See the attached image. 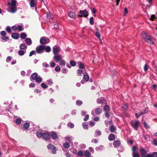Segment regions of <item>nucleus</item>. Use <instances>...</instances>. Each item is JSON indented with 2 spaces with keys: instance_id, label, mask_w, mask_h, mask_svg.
<instances>
[{
  "instance_id": "f257e3e1",
  "label": "nucleus",
  "mask_w": 157,
  "mask_h": 157,
  "mask_svg": "<svg viewBox=\"0 0 157 157\" xmlns=\"http://www.w3.org/2000/svg\"><path fill=\"white\" fill-rule=\"evenodd\" d=\"M17 1L16 0H12L11 2H8L7 3L9 9H7V10L8 12L11 13H14L17 10L16 6Z\"/></svg>"
},
{
  "instance_id": "f03ea898",
  "label": "nucleus",
  "mask_w": 157,
  "mask_h": 157,
  "mask_svg": "<svg viewBox=\"0 0 157 157\" xmlns=\"http://www.w3.org/2000/svg\"><path fill=\"white\" fill-rule=\"evenodd\" d=\"M142 33V37L145 41L150 44H154L152 38L149 34H147L144 31H143Z\"/></svg>"
},
{
  "instance_id": "7ed1b4c3",
  "label": "nucleus",
  "mask_w": 157,
  "mask_h": 157,
  "mask_svg": "<svg viewBox=\"0 0 157 157\" xmlns=\"http://www.w3.org/2000/svg\"><path fill=\"white\" fill-rule=\"evenodd\" d=\"M30 79L31 81L35 80L36 82L39 83H40L42 80V78L40 76L38 75L36 72L32 74L30 77Z\"/></svg>"
},
{
  "instance_id": "20e7f679",
  "label": "nucleus",
  "mask_w": 157,
  "mask_h": 157,
  "mask_svg": "<svg viewBox=\"0 0 157 157\" xmlns=\"http://www.w3.org/2000/svg\"><path fill=\"white\" fill-rule=\"evenodd\" d=\"M130 123L132 127L136 130H137L138 127L139 126L140 123L139 121H132Z\"/></svg>"
},
{
  "instance_id": "39448f33",
  "label": "nucleus",
  "mask_w": 157,
  "mask_h": 157,
  "mask_svg": "<svg viewBox=\"0 0 157 157\" xmlns=\"http://www.w3.org/2000/svg\"><path fill=\"white\" fill-rule=\"evenodd\" d=\"M88 15V12L86 10H80L78 16L79 17H86Z\"/></svg>"
},
{
  "instance_id": "423d86ee",
  "label": "nucleus",
  "mask_w": 157,
  "mask_h": 157,
  "mask_svg": "<svg viewBox=\"0 0 157 157\" xmlns=\"http://www.w3.org/2000/svg\"><path fill=\"white\" fill-rule=\"evenodd\" d=\"M45 46L40 45L37 46L36 48V52L38 54H41L44 52Z\"/></svg>"
},
{
  "instance_id": "0eeeda50",
  "label": "nucleus",
  "mask_w": 157,
  "mask_h": 157,
  "mask_svg": "<svg viewBox=\"0 0 157 157\" xmlns=\"http://www.w3.org/2000/svg\"><path fill=\"white\" fill-rule=\"evenodd\" d=\"M47 148L48 150H51L53 154L56 153L57 148L53 145L50 144L47 145Z\"/></svg>"
},
{
  "instance_id": "6e6552de",
  "label": "nucleus",
  "mask_w": 157,
  "mask_h": 157,
  "mask_svg": "<svg viewBox=\"0 0 157 157\" xmlns=\"http://www.w3.org/2000/svg\"><path fill=\"white\" fill-rule=\"evenodd\" d=\"M102 112V109L100 108H96L94 111L92 110L91 112L93 116H95V113L96 114L99 115Z\"/></svg>"
},
{
  "instance_id": "1a4fd4ad",
  "label": "nucleus",
  "mask_w": 157,
  "mask_h": 157,
  "mask_svg": "<svg viewBox=\"0 0 157 157\" xmlns=\"http://www.w3.org/2000/svg\"><path fill=\"white\" fill-rule=\"evenodd\" d=\"M140 152L142 155L141 157H147V151L144 148H142L140 149Z\"/></svg>"
},
{
  "instance_id": "9d476101",
  "label": "nucleus",
  "mask_w": 157,
  "mask_h": 157,
  "mask_svg": "<svg viewBox=\"0 0 157 157\" xmlns=\"http://www.w3.org/2000/svg\"><path fill=\"white\" fill-rule=\"evenodd\" d=\"M53 52L55 55L58 54V53L60 51V48L59 47L56 45L53 47Z\"/></svg>"
},
{
  "instance_id": "9b49d317",
  "label": "nucleus",
  "mask_w": 157,
  "mask_h": 157,
  "mask_svg": "<svg viewBox=\"0 0 157 157\" xmlns=\"http://www.w3.org/2000/svg\"><path fill=\"white\" fill-rule=\"evenodd\" d=\"M53 58L55 59V60L56 62L59 61L63 59L62 56L59 54H56L55 55Z\"/></svg>"
},
{
  "instance_id": "f8f14e48",
  "label": "nucleus",
  "mask_w": 157,
  "mask_h": 157,
  "mask_svg": "<svg viewBox=\"0 0 157 157\" xmlns=\"http://www.w3.org/2000/svg\"><path fill=\"white\" fill-rule=\"evenodd\" d=\"M50 137V135L48 133L46 132H44L42 137L45 140H48Z\"/></svg>"
},
{
  "instance_id": "ddd939ff",
  "label": "nucleus",
  "mask_w": 157,
  "mask_h": 157,
  "mask_svg": "<svg viewBox=\"0 0 157 157\" xmlns=\"http://www.w3.org/2000/svg\"><path fill=\"white\" fill-rule=\"evenodd\" d=\"M40 43L42 45H44L47 43V39L45 37H43L40 39Z\"/></svg>"
},
{
  "instance_id": "4468645a",
  "label": "nucleus",
  "mask_w": 157,
  "mask_h": 157,
  "mask_svg": "<svg viewBox=\"0 0 157 157\" xmlns=\"http://www.w3.org/2000/svg\"><path fill=\"white\" fill-rule=\"evenodd\" d=\"M121 143L118 140H115L113 143V145L115 148L118 147L121 145Z\"/></svg>"
},
{
  "instance_id": "2eb2a0df",
  "label": "nucleus",
  "mask_w": 157,
  "mask_h": 157,
  "mask_svg": "<svg viewBox=\"0 0 157 157\" xmlns=\"http://www.w3.org/2000/svg\"><path fill=\"white\" fill-rule=\"evenodd\" d=\"M29 5L31 8L34 7L36 6V0H29Z\"/></svg>"
},
{
  "instance_id": "dca6fc26",
  "label": "nucleus",
  "mask_w": 157,
  "mask_h": 157,
  "mask_svg": "<svg viewBox=\"0 0 157 157\" xmlns=\"http://www.w3.org/2000/svg\"><path fill=\"white\" fill-rule=\"evenodd\" d=\"M105 101V100L104 98L101 97L98 98L97 100V102L99 104H102Z\"/></svg>"
},
{
  "instance_id": "f3484780",
  "label": "nucleus",
  "mask_w": 157,
  "mask_h": 157,
  "mask_svg": "<svg viewBox=\"0 0 157 157\" xmlns=\"http://www.w3.org/2000/svg\"><path fill=\"white\" fill-rule=\"evenodd\" d=\"M108 140L110 141H112L115 140V135L112 133L110 134L108 136Z\"/></svg>"
},
{
  "instance_id": "a211bd4d",
  "label": "nucleus",
  "mask_w": 157,
  "mask_h": 157,
  "mask_svg": "<svg viewBox=\"0 0 157 157\" xmlns=\"http://www.w3.org/2000/svg\"><path fill=\"white\" fill-rule=\"evenodd\" d=\"M43 133V132L42 131L39 130L36 132V134L37 137L40 138L42 137Z\"/></svg>"
},
{
  "instance_id": "6ab92c4d",
  "label": "nucleus",
  "mask_w": 157,
  "mask_h": 157,
  "mask_svg": "<svg viewBox=\"0 0 157 157\" xmlns=\"http://www.w3.org/2000/svg\"><path fill=\"white\" fill-rule=\"evenodd\" d=\"M27 48V46H26L23 43L21 44L19 46V48L20 50H26V49Z\"/></svg>"
},
{
  "instance_id": "aec40b11",
  "label": "nucleus",
  "mask_w": 157,
  "mask_h": 157,
  "mask_svg": "<svg viewBox=\"0 0 157 157\" xmlns=\"http://www.w3.org/2000/svg\"><path fill=\"white\" fill-rule=\"evenodd\" d=\"M12 37L15 39H17L19 38L18 34L17 33H14L11 35Z\"/></svg>"
},
{
  "instance_id": "412c9836",
  "label": "nucleus",
  "mask_w": 157,
  "mask_h": 157,
  "mask_svg": "<svg viewBox=\"0 0 157 157\" xmlns=\"http://www.w3.org/2000/svg\"><path fill=\"white\" fill-rule=\"evenodd\" d=\"M51 136L54 140L58 138V135L54 132H52L51 134Z\"/></svg>"
},
{
  "instance_id": "4be33fe9",
  "label": "nucleus",
  "mask_w": 157,
  "mask_h": 157,
  "mask_svg": "<svg viewBox=\"0 0 157 157\" xmlns=\"http://www.w3.org/2000/svg\"><path fill=\"white\" fill-rule=\"evenodd\" d=\"M116 130V128L114 126L111 125L109 127V130L111 132H115Z\"/></svg>"
},
{
  "instance_id": "5701e85b",
  "label": "nucleus",
  "mask_w": 157,
  "mask_h": 157,
  "mask_svg": "<svg viewBox=\"0 0 157 157\" xmlns=\"http://www.w3.org/2000/svg\"><path fill=\"white\" fill-rule=\"evenodd\" d=\"M29 126L30 124L29 123L26 122L23 125V128L24 129L26 130L29 128Z\"/></svg>"
},
{
  "instance_id": "b1692460",
  "label": "nucleus",
  "mask_w": 157,
  "mask_h": 157,
  "mask_svg": "<svg viewBox=\"0 0 157 157\" xmlns=\"http://www.w3.org/2000/svg\"><path fill=\"white\" fill-rule=\"evenodd\" d=\"M75 13L73 12H70L69 14V17H71L75 19L76 18Z\"/></svg>"
},
{
  "instance_id": "393cba45",
  "label": "nucleus",
  "mask_w": 157,
  "mask_h": 157,
  "mask_svg": "<svg viewBox=\"0 0 157 157\" xmlns=\"http://www.w3.org/2000/svg\"><path fill=\"white\" fill-rule=\"evenodd\" d=\"M47 16L48 18L51 19L52 20L54 18V16L52 13L49 12V13H47Z\"/></svg>"
},
{
  "instance_id": "a878e982",
  "label": "nucleus",
  "mask_w": 157,
  "mask_h": 157,
  "mask_svg": "<svg viewBox=\"0 0 157 157\" xmlns=\"http://www.w3.org/2000/svg\"><path fill=\"white\" fill-rule=\"evenodd\" d=\"M25 41L26 43L29 45H31L32 44V41L30 38H27L25 40Z\"/></svg>"
},
{
  "instance_id": "bb28decb",
  "label": "nucleus",
  "mask_w": 157,
  "mask_h": 157,
  "mask_svg": "<svg viewBox=\"0 0 157 157\" xmlns=\"http://www.w3.org/2000/svg\"><path fill=\"white\" fill-rule=\"evenodd\" d=\"M26 52V50H20L18 51V54L19 55L22 56Z\"/></svg>"
},
{
  "instance_id": "cd10ccee",
  "label": "nucleus",
  "mask_w": 157,
  "mask_h": 157,
  "mask_svg": "<svg viewBox=\"0 0 157 157\" xmlns=\"http://www.w3.org/2000/svg\"><path fill=\"white\" fill-rule=\"evenodd\" d=\"M147 157H157V152H154L152 154H147Z\"/></svg>"
},
{
  "instance_id": "c85d7f7f",
  "label": "nucleus",
  "mask_w": 157,
  "mask_h": 157,
  "mask_svg": "<svg viewBox=\"0 0 157 157\" xmlns=\"http://www.w3.org/2000/svg\"><path fill=\"white\" fill-rule=\"evenodd\" d=\"M84 155L86 157H92L90 156L91 154L87 150L85 152Z\"/></svg>"
},
{
  "instance_id": "c756f323",
  "label": "nucleus",
  "mask_w": 157,
  "mask_h": 157,
  "mask_svg": "<svg viewBox=\"0 0 157 157\" xmlns=\"http://www.w3.org/2000/svg\"><path fill=\"white\" fill-rule=\"evenodd\" d=\"M110 107L108 105H106L104 106V110L105 112H109L110 111Z\"/></svg>"
},
{
  "instance_id": "7c9ffc66",
  "label": "nucleus",
  "mask_w": 157,
  "mask_h": 157,
  "mask_svg": "<svg viewBox=\"0 0 157 157\" xmlns=\"http://www.w3.org/2000/svg\"><path fill=\"white\" fill-rule=\"evenodd\" d=\"M83 78L85 81L87 82L89 80V77L88 74L86 73V74L84 75Z\"/></svg>"
},
{
  "instance_id": "2f4dec72",
  "label": "nucleus",
  "mask_w": 157,
  "mask_h": 157,
  "mask_svg": "<svg viewBox=\"0 0 157 157\" xmlns=\"http://www.w3.org/2000/svg\"><path fill=\"white\" fill-rule=\"evenodd\" d=\"M78 63L79 65V68L81 69H85V67L83 63L80 62H78Z\"/></svg>"
},
{
  "instance_id": "473e14b6",
  "label": "nucleus",
  "mask_w": 157,
  "mask_h": 157,
  "mask_svg": "<svg viewBox=\"0 0 157 157\" xmlns=\"http://www.w3.org/2000/svg\"><path fill=\"white\" fill-rule=\"evenodd\" d=\"M46 52H49L51 51V48L49 46H47L46 47L45 46L44 50Z\"/></svg>"
},
{
  "instance_id": "72a5a7b5",
  "label": "nucleus",
  "mask_w": 157,
  "mask_h": 157,
  "mask_svg": "<svg viewBox=\"0 0 157 157\" xmlns=\"http://www.w3.org/2000/svg\"><path fill=\"white\" fill-rule=\"evenodd\" d=\"M63 146L65 148L68 149L70 147V144L67 142H65L63 144Z\"/></svg>"
},
{
  "instance_id": "f704fd0d",
  "label": "nucleus",
  "mask_w": 157,
  "mask_h": 157,
  "mask_svg": "<svg viewBox=\"0 0 157 157\" xmlns=\"http://www.w3.org/2000/svg\"><path fill=\"white\" fill-rule=\"evenodd\" d=\"M21 118L17 119L15 120V123L17 124H19L21 123Z\"/></svg>"
},
{
  "instance_id": "c9c22d12",
  "label": "nucleus",
  "mask_w": 157,
  "mask_h": 157,
  "mask_svg": "<svg viewBox=\"0 0 157 157\" xmlns=\"http://www.w3.org/2000/svg\"><path fill=\"white\" fill-rule=\"evenodd\" d=\"M138 149V147L135 146H133L132 147V153H136Z\"/></svg>"
},
{
  "instance_id": "e433bc0d",
  "label": "nucleus",
  "mask_w": 157,
  "mask_h": 157,
  "mask_svg": "<svg viewBox=\"0 0 157 157\" xmlns=\"http://www.w3.org/2000/svg\"><path fill=\"white\" fill-rule=\"evenodd\" d=\"M47 84L51 86L53 84V82L51 79H49L46 81Z\"/></svg>"
},
{
  "instance_id": "4c0bfd02",
  "label": "nucleus",
  "mask_w": 157,
  "mask_h": 157,
  "mask_svg": "<svg viewBox=\"0 0 157 157\" xmlns=\"http://www.w3.org/2000/svg\"><path fill=\"white\" fill-rule=\"evenodd\" d=\"M76 104L77 105L80 106L82 104V102L80 100H77L76 102Z\"/></svg>"
},
{
  "instance_id": "58836bf2",
  "label": "nucleus",
  "mask_w": 157,
  "mask_h": 157,
  "mask_svg": "<svg viewBox=\"0 0 157 157\" xmlns=\"http://www.w3.org/2000/svg\"><path fill=\"white\" fill-rule=\"evenodd\" d=\"M27 36V35L25 33H22L20 35V37L23 39H25Z\"/></svg>"
},
{
  "instance_id": "ea45409f",
  "label": "nucleus",
  "mask_w": 157,
  "mask_h": 157,
  "mask_svg": "<svg viewBox=\"0 0 157 157\" xmlns=\"http://www.w3.org/2000/svg\"><path fill=\"white\" fill-rule=\"evenodd\" d=\"M59 64L62 66H65V62L64 60H61L59 61Z\"/></svg>"
},
{
  "instance_id": "a19ab883",
  "label": "nucleus",
  "mask_w": 157,
  "mask_h": 157,
  "mask_svg": "<svg viewBox=\"0 0 157 157\" xmlns=\"http://www.w3.org/2000/svg\"><path fill=\"white\" fill-rule=\"evenodd\" d=\"M144 138L145 140L147 141L150 140V136L149 135H145L144 136Z\"/></svg>"
},
{
  "instance_id": "79ce46f5",
  "label": "nucleus",
  "mask_w": 157,
  "mask_h": 157,
  "mask_svg": "<svg viewBox=\"0 0 157 157\" xmlns=\"http://www.w3.org/2000/svg\"><path fill=\"white\" fill-rule=\"evenodd\" d=\"M55 71L57 72H59L60 71V66L59 65L57 66L55 68Z\"/></svg>"
},
{
  "instance_id": "37998d69",
  "label": "nucleus",
  "mask_w": 157,
  "mask_h": 157,
  "mask_svg": "<svg viewBox=\"0 0 157 157\" xmlns=\"http://www.w3.org/2000/svg\"><path fill=\"white\" fill-rule=\"evenodd\" d=\"M90 24L93 25L94 24V18L92 17H91L90 18Z\"/></svg>"
},
{
  "instance_id": "c03bdc74",
  "label": "nucleus",
  "mask_w": 157,
  "mask_h": 157,
  "mask_svg": "<svg viewBox=\"0 0 157 157\" xmlns=\"http://www.w3.org/2000/svg\"><path fill=\"white\" fill-rule=\"evenodd\" d=\"M6 31L8 33H10L11 32V28L9 26H8L6 28Z\"/></svg>"
},
{
  "instance_id": "a18cd8bd",
  "label": "nucleus",
  "mask_w": 157,
  "mask_h": 157,
  "mask_svg": "<svg viewBox=\"0 0 157 157\" xmlns=\"http://www.w3.org/2000/svg\"><path fill=\"white\" fill-rule=\"evenodd\" d=\"M144 127L146 128V129H149L150 128V126L147 123L144 122Z\"/></svg>"
},
{
  "instance_id": "49530a36",
  "label": "nucleus",
  "mask_w": 157,
  "mask_h": 157,
  "mask_svg": "<svg viewBox=\"0 0 157 157\" xmlns=\"http://www.w3.org/2000/svg\"><path fill=\"white\" fill-rule=\"evenodd\" d=\"M70 65L73 67H74L76 65V63L73 60H71L70 62Z\"/></svg>"
},
{
  "instance_id": "de8ad7c7",
  "label": "nucleus",
  "mask_w": 157,
  "mask_h": 157,
  "mask_svg": "<svg viewBox=\"0 0 157 157\" xmlns=\"http://www.w3.org/2000/svg\"><path fill=\"white\" fill-rule=\"evenodd\" d=\"M41 87L44 89H46L48 87V86L44 83H42L41 84Z\"/></svg>"
},
{
  "instance_id": "09e8293b",
  "label": "nucleus",
  "mask_w": 157,
  "mask_h": 157,
  "mask_svg": "<svg viewBox=\"0 0 157 157\" xmlns=\"http://www.w3.org/2000/svg\"><path fill=\"white\" fill-rule=\"evenodd\" d=\"M143 113H141V112H140V113H135V115H136V117L138 118H139V117L142 115H143Z\"/></svg>"
},
{
  "instance_id": "8fccbe9b",
  "label": "nucleus",
  "mask_w": 157,
  "mask_h": 157,
  "mask_svg": "<svg viewBox=\"0 0 157 157\" xmlns=\"http://www.w3.org/2000/svg\"><path fill=\"white\" fill-rule=\"evenodd\" d=\"M156 18H157L155 15H152L151 16V17L150 18V20L151 21H153L155 20V19Z\"/></svg>"
},
{
  "instance_id": "3c124183",
  "label": "nucleus",
  "mask_w": 157,
  "mask_h": 157,
  "mask_svg": "<svg viewBox=\"0 0 157 157\" xmlns=\"http://www.w3.org/2000/svg\"><path fill=\"white\" fill-rule=\"evenodd\" d=\"M17 29L19 31H21L23 30V27L21 25H19L17 27Z\"/></svg>"
},
{
  "instance_id": "603ef678",
  "label": "nucleus",
  "mask_w": 157,
  "mask_h": 157,
  "mask_svg": "<svg viewBox=\"0 0 157 157\" xmlns=\"http://www.w3.org/2000/svg\"><path fill=\"white\" fill-rule=\"evenodd\" d=\"M152 144L155 146H157V138L153 140Z\"/></svg>"
},
{
  "instance_id": "864d4df0",
  "label": "nucleus",
  "mask_w": 157,
  "mask_h": 157,
  "mask_svg": "<svg viewBox=\"0 0 157 157\" xmlns=\"http://www.w3.org/2000/svg\"><path fill=\"white\" fill-rule=\"evenodd\" d=\"M95 35L98 39H100L101 35L100 33L98 32H96L95 33Z\"/></svg>"
},
{
  "instance_id": "5fc2aeb1",
  "label": "nucleus",
  "mask_w": 157,
  "mask_h": 157,
  "mask_svg": "<svg viewBox=\"0 0 157 157\" xmlns=\"http://www.w3.org/2000/svg\"><path fill=\"white\" fill-rule=\"evenodd\" d=\"M105 116L108 118L110 117V114L109 113L108 111H105Z\"/></svg>"
},
{
  "instance_id": "6e6d98bb",
  "label": "nucleus",
  "mask_w": 157,
  "mask_h": 157,
  "mask_svg": "<svg viewBox=\"0 0 157 157\" xmlns=\"http://www.w3.org/2000/svg\"><path fill=\"white\" fill-rule=\"evenodd\" d=\"M2 39L3 40H4L5 41H6L7 40H9V37L6 36H3L2 37Z\"/></svg>"
},
{
  "instance_id": "4d7b16f0",
  "label": "nucleus",
  "mask_w": 157,
  "mask_h": 157,
  "mask_svg": "<svg viewBox=\"0 0 157 157\" xmlns=\"http://www.w3.org/2000/svg\"><path fill=\"white\" fill-rule=\"evenodd\" d=\"M77 155L79 156H82L83 155V153L82 151H80L78 152Z\"/></svg>"
},
{
  "instance_id": "13d9d810",
  "label": "nucleus",
  "mask_w": 157,
  "mask_h": 157,
  "mask_svg": "<svg viewBox=\"0 0 157 157\" xmlns=\"http://www.w3.org/2000/svg\"><path fill=\"white\" fill-rule=\"evenodd\" d=\"M148 111V109L147 108H146L144 111H142L141 113H143V114L147 113Z\"/></svg>"
},
{
  "instance_id": "bf43d9fd",
  "label": "nucleus",
  "mask_w": 157,
  "mask_h": 157,
  "mask_svg": "<svg viewBox=\"0 0 157 157\" xmlns=\"http://www.w3.org/2000/svg\"><path fill=\"white\" fill-rule=\"evenodd\" d=\"M132 155L133 157H139V155L137 153H132Z\"/></svg>"
},
{
  "instance_id": "052dcab7",
  "label": "nucleus",
  "mask_w": 157,
  "mask_h": 157,
  "mask_svg": "<svg viewBox=\"0 0 157 157\" xmlns=\"http://www.w3.org/2000/svg\"><path fill=\"white\" fill-rule=\"evenodd\" d=\"M83 72L82 70L81 69H79L77 70V73L78 74H81Z\"/></svg>"
},
{
  "instance_id": "680f3d73",
  "label": "nucleus",
  "mask_w": 157,
  "mask_h": 157,
  "mask_svg": "<svg viewBox=\"0 0 157 157\" xmlns=\"http://www.w3.org/2000/svg\"><path fill=\"white\" fill-rule=\"evenodd\" d=\"M122 109L124 110H126L128 108V106L126 105H124L122 107Z\"/></svg>"
},
{
  "instance_id": "e2e57ef3",
  "label": "nucleus",
  "mask_w": 157,
  "mask_h": 157,
  "mask_svg": "<svg viewBox=\"0 0 157 157\" xmlns=\"http://www.w3.org/2000/svg\"><path fill=\"white\" fill-rule=\"evenodd\" d=\"M89 116L88 114L86 115L84 119V121H87L89 118Z\"/></svg>"
},
{
  "instance_id": "0e129e2a",
  "label": "nucleus",
  "mask_w": 157,
  "mask_h": 157,
  "mask_svg": "<svg viewBox=\"0 0 157 157\" xmlns=\"http://www.w3.org/2000/svg\"><path fill=\"white\" fill-rule=\"evenodd\" d=\"M1 35L3 36H5L6 35V32L4 31H1L0 33Z\"/></svg>"
},
{
  "instance_id": "69168bd1",
  "label": "nucleus",
  "mask_w": 157,
  "mask_h": 157,
  "mask_svg": "<svg viewBox=\"0 0 157 157\" xmlns=\"http://www.w3.org/2000/svg\"><path fill=\"white\" fill-rule=\"evenodd\" d=\"M35 85L32 82L31 83L29 86V87H34L35 86Z\"/></svg>"
},
{
  "instance_id": "338daca9",
  "label": "nucleus",
  "mask_w": 157,
  "mask_h": 157,
  "mask_svg": "<svg viewBox=\"0 0 157 157\" xmlns=\"http://www.w3.org/2000/svg\"><path fill=\"white\" fill-rule=\"evenodd\" d=\"M50 64L51 67H55L56 65L55 63L54 62H51Z\"/></svg>"
},
{
  "instance_id": "774afa93",
  "label": "nucleus",
  "mask_w": 157,
  "mask_h": 157,
  "mask_svg": "<svg viewBox=\"0 0 157 157\" xmlns=\"http://www.w3.org/2000/svg\"><path fill=\"white\" fill-rule=\"evenodd\" d=\"M96 132L97 135L100 136L101 135V133L99 130H96Z\"/></svg>"
}]
</instances>
